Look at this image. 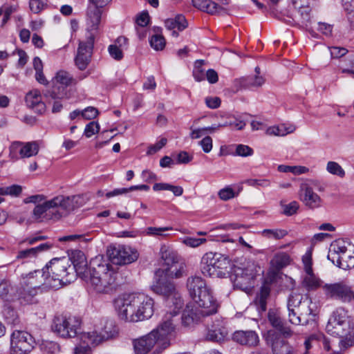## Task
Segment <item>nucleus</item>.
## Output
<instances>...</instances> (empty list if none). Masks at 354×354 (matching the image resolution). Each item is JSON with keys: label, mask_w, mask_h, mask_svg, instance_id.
<instances>
[{"label": "nucleus", "mask_w": 354, "mask_h": 354, "mask_svg": "<svg viewBox=\"0 0 354 354\" xmlns=\"http://www.w3.org/2000/svg\"><path fill=\"white\" fill-rule=\"evenodd\" d=\"M326 170L330 174L337 176L340 178H343L346 176L345 170L335 161H328L326 166Z\"/></svg>", "instance_id": "obj_43"}, {"label": "nucleus", "mask_w": 354, "mask_h": 354, "mask_svg": "<svg viewBox=\"0 0 354 354\" xmlns=\"http://www.w3.org/2000/svg\"><path fill=\"white\" fill-rule=\"evenodd\" d=\"M253 153V149L249 146L239 144L236 146L234 155L242 157H247L252 156Z\"/></svg>", "instance_id": "obj_55"}, {"label": "nucleus", "mask_w": 354, "mask_h": 354, "mask_svg": "<svg viewBox=\"0 0 354 354\" xmlns=\"http://www.w3.org/2000/svg\"><path fill=\"white\" fill-rule=\"evenodd\" d=\"M84 198L80 195L65 196L59 195L37 205L32 211L35 220L39 222L47 221H58L66 216L74 210L82 206Z\"/></svg>", "instance_id": "obj_3"}, {"label": "nucleus", "mask_w": 354, "mask_h": 354, "mask_svg": "<svg viewBox=\"0 0 354 354\" xmlns=\"http://www.w3.org/2000/svg\"><path fill=\"white\" fill-rule=\"evenodd\" d=\"M100 131V125L97 122H90L86 125L84 134L86 138H91Z\"/></svg>", "instance_id": "obj_58"}, {"label": "nucleus", "mask_w": 354, "mask_h": 354, "mask_svg": "<svg viewBox=\"0 0 354 354\" xmlns=\"http://www.w3.org/2000/svg\"><path fill=\"white\" fill-rule=\"evenodd\" d=\"M339 345L342 348H348L354 345V321L351 322L347 328V334L341 339Z\"/></svg>", "instance_id": "obj_42"}, {"label": "nucleus", "mask_w": 354, "mask_h": 354, "mask_svg": "<svg viewBox=\"0 0 354 354\" xmlns=\"http://www.w3.org/2000/svg\"><path fill=\"white\" fill-rule=\"evenodd\" d=\"M228 330L223 321L216 319L207 328L206 339L209 341L221 342L227 337Z\"/></svg>", "instance_id": "obj_23"}, {"label": "nucleus", "mask_w": 354, "mask_h": 354, "mask_svg": "<svg viewBox=\"0 0 354 354\" xmlns=\"http://www.w3.org/2000/svg\"><path fill=\"white\" fill-rule=\"evenodd\" d=\"M278 171L283 173H292L295 175H299L308 172L309 169L304 166H288L280 165L278 166Z\"/></svg>", "instance_id": "obj_47"}, {"label": "nucleus", "mask_w": 354, "mask_h": 354, "mask_svg": "<svg viewBox=\"0 0 354 354\" xmlns=\"http://www.w3.org/2000/svg\"><path fill=\"white\" fill-rule=\"evenodd\" d=\"M299 9L298 14L301 18V22L305 26H308V24L310 23V5L304 6V7L297 8Z\"/></svg>", "instance_id": "obj_54"}, {"label": "nucleus", "mask_w": 354, "mask_h": 354, "mask_svg": "<svg viewBox=\"0 0 354 354\" xmlns=\"http://www.w3.org/2000/svg\"><path fill=\"white\" fill-rule=\"evenodd\" d=\"M296 127L292 124H281L277 126L270 127L266 129V134L269 136H284L293 133Z\"/></svg>", "instance_id": "obj_39"}, {"label": "nucleus", "mask_w": 354, "mask_h": 354, "mask_svg": "<svg viewBox=\"0 0 354 354\" xmlns=\"http://www.w3.org/2000/svg\"><path fill=\"white\" fill-rule=\"evenodd\" d=\"M0 298L9 302L17 299V288H14L8 279L0 281Z\"/></svg>", "instance_id": "obj_34"}, {"label": "nucleus", "mask_w": 354, "mask_h": 354, "mask_svg": "<svg viewBox=\"0 0 354 354\" xmlns=\"http://www.w3.org/2000/svg\"><path fill=\"white\" fill-rule=\"evenodd\" d=\"M160 252L165 264L168 267L175 266L176 263H178L179 256L175 250L169 246L166 245H161Z\"/></svg>", "instance_id": "obj_37"}, {"label": "nucleus", "mask_w": 354, "mask_h": 354, "mask_svg": "<svg viewBox=\"0 0 354 354\" xmlns=\"http://www.w3.org/2000/svg\"><path fill=\"white\" fill-rule=\"evenodd\" d=\"M305 296L299 293H292L288 299L287 308L288 309H292L299 310L300 306L304 301Z\"/></svg>", "instance_id": "obj_46"}, {"label": "nucleus", "mask_w": 354, "mask_h": 354, "mask_svg": "<svg viewBox=\"0 0 354 354\" xmlns=\"http://www.w3.org/2000/svg\"><path fill=\"white\" fill-rule=\"evenodd\" d=\"M270 288L268 284H263L260 289L259 293H257L255 304L258 306L259 310L262 312H265L267 309V301L270 297Z\"/></svg>", "instance_id": "obj_38"}, {"label": "nucleus", "mask_w": 354, "mask_h": 354, "mask_svg": "<svg viewBox=\"0 0 354 354\" xmlns=\"http://www.w3.org/2000/svg\"><path fill=\"white\" fill-rule=\"evenodd\" d=\"M97 329L100 330V335H104L103 342L113 337L115 333L114 326L111 322L102 321L100 326H95Z\"/></svg>", "instance_id": "obj_41"}, {"label": "nucleus", "mask_w": 354, "mask_h": 354, "mask_svg": "<svg viewBox=\"0 0 354 354\" xmlns=\"http://www.w3.org/2000/svg\"><path fill=\"white\" fill-rule=\"evenodd\" d=\"M195 8L211 15L227 14V9L210 0H192Z\"/></svg>", "instance_id": "obj_26"}, {"label": "nucleus", "mask_w": 354, "mask_h": 354, "mask_svg": "<svg viewBox=\"0 0 354 354\" xmlns=\"http://www.w3.org/2000/svg\"><path fill=\"white\" fill-rule=\"evenodd\" d=\"M203 64L204 61L201 59L197 60L194 63L193 76L197 82H201L205 79V70L203 67Z\"/></svg>", "instance_id": "obj_50"}, {"label": "nucleus", "mask_w": 354, "mask_h": 354, "mask_svg": "<svg viewBox=\"0 0 354 354\" xmlns=\"http://www.w3.org/2000/svg\"><path fill=\"white\" fill-rule=\"evenodd\" d=\"M192 299L195 302L194 306L200 309L203 313V315L209 316L217 312L218 304L214 298L210 289L203 290L202 293L192 297Z\"/></svg>", "instance_id": "obj_18"}, {"label": "nucleus", "mask_w": 354, "mask_h": 354, "mask_svg": "<svg viewBox=\"0 0 354 354\" xmlns=\"http://www.w3.org/2000/svg\"><path fill=\"white\" fill-rule=\"evenodd\" d=\"M151 289L155 293L166 299L167 305L169 308L173 307L177 310L183 308V300L172 282L165 279H160L151 286Z\"/></svg>", "instance_id": "obj_8"}, {"label": "nucleus", "mask_w": 354, "mask_h": 354, "mask_svg": "<svg viewBox=\"0 0 354 354\" xmlns=\"http://www.w3.org/2000/svg\"><path fill=\"white\" fill-rule=\"evenodd\" d=\"M207 241L206 239L203 238H194L185 237L183 239L182 242L186 246L191 248H196Z\"/></svg>", "instance_id": "obj_56"}, {"label": "nucleus", "mask_w": 354, "mask_h": 354, "mask_svg": "<svg viewBox=\"0 0 354 354\" xmlns=\"http://www.w3.org/2000/svg\"><path fill=\"white\" fill-rule=\"evenodd\" d=\"M165 26L167 29L171 30V35L174 37H178V32L176 30L182 31L187 27V22L185 17L178 15L175 18L167 19L165 21Z\"/></svg>", "instance_id": "obj_31"}, {"label": "nucleus", "mask_w": 354, "mask_h": 354, "mask_svg": "<svg viewBox=\"0 0 354 354\" xmlns=\"http://www.w3.org/2000/svg\"><path fill=\"white\" fill-rule=\"evenodd\" d=\"M44 269L36 270L28 274H22L19 286L17 287V300L24 305L34 302L39 291L50 289L47 286V278Z\"/></svg>", "instance_id": "obj_4"}, {"label": "nucleus", "mask_w": 354, "mask_h": 354, "mask_svg": "<svg viewBox=\"0 0 354 354\" xmlns=\"http://www.w3.org/2000/svg\"><path fill=\"white\" fill-rule=\"evenodd\" d=\"M9 157L12 160H18V153L20 158H30L37 155L39 152V145L37 142H28L22 143L21 142H14L9 148Z\"/></svg>", "instance_id": "obj_19"}, {"label": "nucleus", "mask_w": 354, "mask_h": 354, "mask_svg": "<svg viewBox=\"0 0 354 354\" xmlns=\"http://www.w3.org/2000/svg\"><path fill=\"white\" fill-rule=\"evenodd\" d=\"M315 304H313L312 300L307 296H305L303 304L300 306V308L297 313L301 316L313 315L315 317L316 313H315Z\"/></svg>", "instance_id": "obj_44"}, {"label": "nucleus", "mask_w": 354, "mask_h": 354, "mask_svg": "<svg viewBox=\"0 0 354 354\" xmlns=\"http://www.w3.org/2000/svg\"><path fill=\"white\" fill-rule=\"evenodd\" d=\"M299 198L310 209H316L320 207L322 205V198L313 191L308 181H305L300 184Z\"/></svg>", "instance_id": "obj_20"}, {"label": "nucleus", "mask_w": 354, "mask_h": 354, "mask_svg": "<svg viewBox=\"0 0 354 354\" xmlns=\"http://www.w3.org/2000/svg\"><path fill=\"white\" fill-rule=\"evenodd\" d=\"M275 335L269 332L268 337L272 340V348L274 354H294L292 347L284 339L274 337Z\"/></svg>", "instance_id": "obj_28"}, {"label": "nucleus", "mask_w": 354, "mask_h": 354, "mask_svg": "<svg viewBox=\"0 0 354 354\" xmlns=\"http://www.w3.org/2000/svg\"><path fill=\"white\" fill-rule=\"evenodd\" d=\"M322 292L327 299L338 300L344 303L350 302L354 299L351 288L343 281L325 283Z\"/></svg>", "instance_id": "obj_13"}, {"label": "nucleus", "mask_w": 354, "mask_h": 354, "mask_svg": "<svg viewBox=\"0 0 354 354\" xmlns=\"http://www.w3.org/2000/svg\"><path fill=\"white\" fill-rule=\"evenodd\" d=\"M220 126H221V128L234 127L237 130H242L245 126V122L234 116L229 115L227 116L226 121L223 123H220Z\"/></svg>", "instance_id": "obj_49"}, {"label": "nucleus", "mask_w": 354, "mask_h": 354, "mask_svg": "<svg viewBox=\"0 0 354 354\" xmlns=\"http://www.w3.org/2000/svg\"><path fill=\"white\" fill-rule=\"evenodd\" d=\"M94 36H86V40L80 41L75 57L76 66L81 71L86 68L91 60L94 46Z\"/></svg>", "instance_id": "obj_16"}, {"label": "nucleus", "mask_w": 354, "mask_h": 354, "mask_svg": "<svg viewBox=\"0 0 354 354\" xmlns=\"http://www.w3.org/2000/svg\"><path fill=\"white\" fill-rule=\"evenodd\" d=\"M187 287L192 298L202 293L203 290L209 289L207 286L205 281L201 277L198 276L189 277L187 281Z\"/></svg>", "instance_id": "obj_30"}, {"label": "nucleus", "mask_w": 354, "mask_h": 354, "mask_svg": "<svg viewBox=\"0 0 354 354\" xmlns=\"http://www.w3.org/2000/svg\"><path fill=\"white\" fill-rule=\"evenodd\" d=\"M100 330L95 326L94 329L91 331L79 333L80 339L82 344L87 347L95 346L103 342L104 335H100Z\"/></svg>", "instance_id": "obj_29"}, {"label": "nucleus", "mask_w": 354, "mask_h": 354, "mask_svg": "<svg viewBox=\"0 0 354 354\" xmlns=\"http://www.w3.org/2000/svg\"><path fill=\"white\" fill-rule=\"evenodd\" d=\"M3 317L8 324L16 326L19 323V319L17 311L10 307H6L4 308Z\"/></svg>", "instance_id": "obj_48"}, {"label": "nucleus", "mask_w": 354, "mask_h": 354, "mask_svg": "<svg viewBox=\"0 0 354 354\" xmlns=\"http://www.w3.org/2000/svg\"><path fill=\"white\" fill-rule=\"evenodd\" d=\"M107 253L111 262L116 265H126L136 261L138 258L137 250L129 246L110 245Z\"/></svg>", "instance_id": "obj_15"}, {"label": "nucleus", "mask_w": 354, "mask_h": 354, "mask_svg": "<svg viewBox=\"0 0 354 354\" xmlns=\"http://www.w3.org/2000/svg\"><path fill=\"white\" fill-rule=\"evenodd\" d=\"M97 115V109L93 106H88L81 112V115L86 120L94 119Z\"/></svg>", "instance_id": "obj_62"}, {"label": "nucleus", "mask_w": 354, "mask_h": 354, "mask_svg": "<svg viewBox=\"0 0 354 354\" xmlns=\"http://www.w3.org/2000/svg\"><path fill=\"white\" fill-rule=\"evenodd\" d=\"M206 315L200 309L192 304H187L182 315V324L185 326H191L201 321Z\"/></svg>", "instance_id": "obj_25"}, {"label": "nucleus", "mask_w": 354, "mask_h": 354, "mask_svg": "<svg viewBox=\"0 0 354 354\" xmlns=\"http://www.w3.org/2000/svg\"><path fill=\"white\" fill-rule=\"evenodd\" d=\"M108 51L110 56L117 61H120L123 58L122 50L116 44L109 45Z\"/></svg>", "instance_id": "obj_59"}, {"label": "nucleus", "mask_w": 354, "mask_h": 354, "mask_svg": "<svg viewBox=\"0 0 354 354\" xmlns=\"http://www.w3.org/2000/svg\"><path fill=\"white\" fill-rule=\"evenodd\" d=\"M173 227L171 226L167 227H148L145 230V234L147 236H153L158 239L166 238L169 236L168 232L172 231Z\"/></svg>", "instance_id": "obj_40"}, {"label": "nucleus", "mask_w": 354, "mask_h": 354, "mask_svg": "<svg viewBox=\"0 0 354 354\" xmlns=\"http://www.w3.org/2000/svg\"><path fill=\"white\" fill-rule=\"evenodd\" d=\"M118 317L129 322H138L151 317L154 301L143 293L123 294L113 301Z\"/></svg>", "instance_id": "obj_2"}, {"label": "nucleus", "mask_w": 354, "mask_h": 354, "mask_svg": "<svg viewBox=\"0 0 354 354\" xmlns=\"http://www.w3.org/2000/svg\"><path fill=\"white\" fill-rule=\"evenodd\" d=\"M283 214L286 216H292L297 213L299 205L297 201H292L287 205H282Z\"/></svg>", "instance_id": "obj_57"}, {"label": "nucleus", "mask_w": 354, "mask_h": 354, "mask_svg": "<svg viewBox=\"0 0 354 354\" xmlns=\"http://www.w3.org/2000/svg\"><path fill=\"white\" fill-rule=\"evenodd\" d=\"M264 83L265 78L260 75V68L259 67L255 68V75L243 77L239 80L241 86L245 88L260 87Z\"/></svg>", "instance_id": "obj_32"}, {"label": "nucleus", "mask_w": 354, "mask_h": 354, "mask_svg": "<svg viewBox=\"0 0 354 354\" xmlns=\"http://www.w3.org/2000/svg\"><path fill=\"white\" fill-rule=\"evenodd\" d=\"M26 105L35 112L42 114L46 111V104L42 101L41 93L38 90H32L26 95Z\"/></svg>", "instance_id": "obj_27"}, {"label": "nucleus", "mask_w": 354, "mask_h": 354, "mask_svg": "<svg viewBox=\"0 0 354 354\" xmlns=\"http://www.w3.org/2000/svg\"><path fill=\"white\" fill-rule=\"evenodd\" d=\"M167 274L171 277L179 278L181 277L184 273V266L179 262L168 267L167 269Z\"/></svg>", "instance_id": "obj_52"}, {"label": "nucleus", "mask_w": 354, "mask_h": 354, "mask_svg": "<svg viewBox=\"0 0 354 354\" xmlns=\"http://www.w3.org/2000/svg\"><path fill=\"white\" fill-rule=\"evenodd\" d=\"M218 196L223 201H227L231 198H233L235 196L234 192L232 188L230 187H226L223 189H221L218 192Z\"/></svg>", "instance_id": "obj_61"}, {"label": "nucleus", "mask_w": 354, "mask_h": 354, "mask_svg": "<svg viewBox=\"0 0 354 354\" xmlns=\"http://www.w3.org/2000/svg\"><path fill=\"white\" fill-rule=\"evenodd\" d=\"M328 259L334 265L344 269L349 270L354 268V246H346L342 241H337L332 243L328 254Z\"/></svg>", "instance_id": "obj_7"}, {"label": "nucleus", "mask_w": 354, "mask_h": 354, "mask_svg": "<svg viewBox=\"0 0 354 354\" xmlns=\"http://www.w3.org/2000/svg\"><path fill=\"white\" fill-rule=\"evenodd\" d=\"M232 339L236 343L247 346H256L259 342V335L254 330H237L234 333Z\"/></svg>", "instance_id": "obj_24"}, {"label": "nucleus", "mask_w": 354, "mask_h": 354, "mask_svg": "<svg viewBox=\"0 0 354 354\" xmlns=\"http://www.w3.org/2000/svg\"><path fill=\"white\" fill-rule=\"evenodd\" d=\"M51 82L52 88L45 94L46 97L51 100L68 99L70 97L67 87L75 84V80L69 73L60 70L56 73Z\"/></svg>", "instance_id": "obj_9"}, {"label": "nucleus", "mask_w": 354, "mask_h": 354, "mask_svg": "<svg viewBox=\"0 0 354 354\" xmlns=\"http://www.w3.org/2000/svg\"><path fill=\"white\" fill-rule=\"evenodd\" d=\"M71 259L73 267L69 259L63 257L51 259L43 268L47 286L51 289L57 290L71 283L75 279V272L97 293L108 294L115 289L118 273L102 256L92 259L88 268L82 252L75 251Z\"/></svg>", "instance_id": "obj_1"}, {"label": "nucleus", "mask_w": 354, "mask_h": 354, "mask_svg": "<svg viewBox=\"0 0 354 354\" xmlns=\"http://www.w3.org/2000/svg\"><path fill=\"white\" fill-rule=\"evenodd\" d=\"M151 47L155 50H162L165 48L166 41L165 37L161 35H154L149 40Z\"/></svg>", "instance_id": "obj_51"}, {"label": "nucleus", "mask_w": 354, "mask_h": 354, "mask_svg": "<svg viewBox=\"0 0 354 354\" xmlns=\"http://www.w3.org/2000/svg\"><path fill=\"white\" fill-rule=\"evenodd\" d=\"M35 344V339L29 333L15 330L10 335V354H28Z\"/></svg>", "instance_id": "obj_14"}, {"label": "nucleus", "mask_w": 354, "mask_h": 354, "mask_svg": "<svg viewBox=\"0 0 354 354\" xmlns=\"http://www.w3.org/2000/svg\"><path fill=\"white\" fill-rule=\"evenodd\" d=\"M180 310L174 308L167 312L164 315L162 322L154 330H157V337L160 344L167 347L170 344V340L175 337L176 324L174 317L178 314Z\"/></svg>", "instance_id": "obj_12"}, {"label": "nucleus", "mask_w": 354, "mask_h": 354, "mask_svg": "<svg viewBox=\"0 0 354 354\" xmlns=\"http://www.w3.org/2000/svg\"><path fill=\"white\" fill-rule=\"evenodd\" d=\"M292 259L290 254L286 252H276L270 261L272 268L279 270L290 264Z\"/></svg>", "instance_id": "obj_36"}, {"label": "nucleus", "mask_w": 354, "mask_h": 354, "mask_svg": "<svg viewBox=\"0 0 354 354\" xmlns=\"http://www.w3.org/2000/svg\"><path fill=\"white\" fill-rule=\"evenodd\" d=\"M29 6L32 12L37 14L46 8V3L43 0H30Z\"/></svg>", "instance_id": "obj_60"}, {"label": "nucleus", "mask_w": 354, "mask_h": 354, "mask_svg": "<svg viewBox=\"0 0 354 354\" xmlns=\"http://www.w3.org/2000/svg\"><path fill=\"white\" fill-rule=\"evenodd\" d=\"M41 349L48 354H55L59 351V346L53 342H46L41 344Z\"/></svg>", "instance_id": "obj_63"}, {"label": "nucleus", "mask_w": 354, "mask_h": 354, "mask_svg": "<svg viewBox=\"0 0 354 354\" xmlns=\"http://www.w3.org/2000/svg\"><path fill=\"white\" fill-rule=\"evenodd\" d=\"M268 321L277 330H278L285 337H290L292 332L289 326H287L281 319L280 315L273 310H270L268 315Z\"/></svg>", "instance_id": "obj_33"}, {"label": "nucleus", "mask_w": 354, "mask_h": 354, "mask_svg": "<svg viewBox=\"0 0 354 354\" xmlns=\"http://www.w3.org/2000/svg\"><path fill=\"white\" fill-rule=\"evenodd\" d=\"M157 330H153L149 333L133 341L136 354H147L156 344H160L157 337Z\"/></svg>", "instance_id": "obj_22"}, {"label": "nucleus", "mask_w": 354, "mask_h": 354, "mask_svg": "<svg viewBox=\"0 0 354 354\" xmlns=\"http://www.w3.org/2000/svg\"><path fill=\"white\" fill-rule=\"evenodd\" d=\"M245 184L254 187H268L270 185V180L267 178H250L245 180Z\"/></svg>", "instance_id": "obj_53"}, {"label": "nucleus", "mask_w": 354, "mask_h": 354, "mask_svg": "<svg viewBox=\"0 0 354 354\" xmlns=\"http://www.w3.org/2000/svg\"><path fill=\"white\" fill-rule=\"evenodd\" d=\"M302 263L304 274L301 277V286L307 291H315L318 288L322 289L324 282L315 274L313 269V259L311 250H308L302 257Z\"/></svg>", "instance_id": "obj_11"}, {"label": "nucleus", "mask_w": 354, "mask_h": 354, "mask_svg": "<svg viewBox=\"0 0 354 354\" xmlns=\"http://www.w3.org/2000/svg\"><path fill=\"white\" fill-rule=\"evenodd\" d=\"M82 320L71 315H56L51 323V330L59 337L71 339L77 337L81 330Z\"/></svg>", "instance_id": "obj_5"}, {"label": "nucleus", "mask_w": 354, "mask_h": 354, "mask_svg": "<svg viewBox=\"0 0 354 354\" xmlns=\"http://www.w3.org/2000/svg\"><path fill=\"white\" fill-rule=\"evenodd\" d=\"M52 244L49 243H41L39 245L29 249L21 250L17 255L18 259H28L35 258L38 254L48 250L51 248Z\"/></svg>", "instance_id": "obj_35"}, {"label": "nucleus", "mask_w": 354, "mask_h": 354, "mask_svg": "<svg viewBox=\"0 0 354 354\" xmlns=\"http://www.w3.org/2000/svg\"><path fill=\"white\" fill-rule=\"evenodd\" d=\"M234 287L244 291L250 289L254 283V274L248 269L235 268L230 276Z\"/></svg>", "instance_id": "obj_21"}, {"label": "nucleus", "mask_w": 354, "mask_h": 354, "mask_svg": "<svg viewBox=\"0 0 354 354\" xmlns=\"http://www.w3.org/2000/svg\"><path fill=\"white\" fill-rule=\"evenodd\" d=\"M230 259L218 252H207L201 259V272L205 276L222 278L228 272Z\"/></svg>", "instance_id": "obj_6"}, {"label": "nucleus", "mask_w": 354, "mask_h": 354, "mask_svg": "<svg viewBox=\"0 0 354 354\" xmlns=\"http://www.w3.org/2000/svg\"><path fill=\"white\" fill-rule=\"evenodd\" d=\"M263 236L267 239L279 240L288 234V231L283 229H265L261 232Z\"/></svg>", "instance_id": "obj_45"}, {"label": "nucleus", "mask_w": 354, "mask_h": 354, "mask_svg": "<svg viewBox=\"0 0 354 354\" xmlns=\"http://www.w3.org/2000/svg\"><path fill=\"white\" fill-rule=\"evenodd\" d=\"M95 5V8L89 9L87 12L86 30L87 35H93L95 38L101 20V12L97 7H103L108 4L111 0H91Z\"/></svg>", "instance_id": "obj_17"}, {"label": "nucleus", "mask_w": 354, "mask_h": 354, "mask_svg": "<svg viewBox=\"0 0 354 354\" xmlns=\"http://www.w3.org/2000/svg\"><path fill=\"white\" fill-rule=\"evenodd\" d=\"M349 321L348 311L344 308H337L332 313L326 330L330 335L344 337L347 334Z\"/></svg>", "instance_id": "obj_10"}, {"label": "nucleus", "mask_w": 354, "mask_h": 354, "mask_svg": "<svg viewBox=\"0 0 354 354\" xmlns=\"http://www.w3.org/2000/svg\"><path fill=\"white\" fill-rule=\"evenodd\" d=\"M199 145L205 153H209L213 147L212 139L209 136H205L199 142Z\"/></svg>", "instance_id": "obj_64"}]
</instances>
